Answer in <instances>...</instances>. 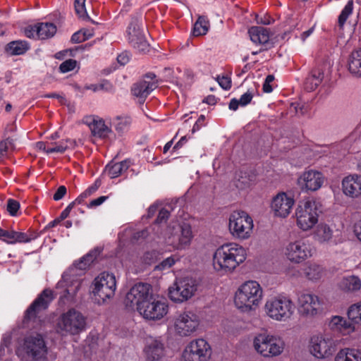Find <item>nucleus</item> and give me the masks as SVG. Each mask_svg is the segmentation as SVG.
Masks as SVG:
<instances>
[{"label":"nucleus","instance_id":"nucleus-22","mask_svg":"<svg viewBox=\"0 0 361 361\" xmlns=\"http://www.w3.org/2000/svg\"><path fill=\"white\" fill-rule=\"evenodd\" d=\"M294 200L285 192H280L273 198L271 208L275 215L280 217H286L292 209Z\"/></svg>","mask_w":361,"mask_h":361},{"label":"nucleus","instance_id":"nucleus-30","mask_svg":"<svg viewBox=\"0 0 361 361\" xmlns=\"http://www.w3.org/2000/svg\"><path fill=\"white\" fill-rule=\"evenodd\" d=\"M335 361H361V350L350 348H343L336 354Z\"/></svg>","mask_w":361,"mask_h":361},{"label":"nucleus","instance_id":"nucleus-40","mask_svg":"<svg viewBox=\"0 0 361 361\" xmlns=\"http://www.w3.org/2000/svg\"><path fill=\"white\" fill-rule=\"evenodd\" d=\"M332 230L328 225L324 224H319L314 233L315 239L322 243L329 242L332 238Z\"/></svg>","mask_w":361,"mask_h":361},{"label":"nucleus","instance_id":"nucleus-16","mask_svg":"<svg viewBox=\"0 0 361 361\" xmlns=\"http://www.w3.org/2000/svg\"><path fill=\"white\" fill-rule=\"evenodd\" d=\"M286 255L290 262L300 263L312 256L311 245L304 239L290 243L286 247Z\"/></svg>","mask_w":361,"mask_h":361},{"label":"nucleus","instance_id":"nucleus-62","mask_svg":"<svg viewBox=\"0 0 361 361\" xmlns=\"http://www.w3.org/2000/svg\"><path fill=\"white\" fill-rule=\"evenodd\" d=\"M73 207H73V204L70 203L67 206V207L64 210H63L62 212L61 213L60 216H59V219L61 221V220H63V219H66L68 216L71 209Z\"/></svg>","mask_w":361,"mask_h":361},{"label":"nucleus","instance_id":"nucleus-2","mask_svg":"<svg viewBox=\"0 0 361 361\" xmlns=\"http://www.w3.org/2000/svg\"><path fill=\"white\" fill-rule=\"evenodd\" d=\"M263 298V290L256 281L243 283L237 290L234 302L243 312H249L257 307Z\"/></svg>","mask_w":361,"mask_h":361},{"label":"nucleus","instance_id":"nucleus-63","mask_svg":"<svg viewBox=\"0 0 361 361\" xmlns=\"http://www.w3.org/2000/svg\"><path fill=\"white\" fill-rule=\"evenodd\" d=\"M100 90H105L106 92H112L114 90L113 85L108 81H104L99 85Z\"/></svg>","mask_w":361,"mask_h":361},{"label":"nucleus","instance_id":"nucleus-27","mask_svg":"<svg viewBox=\"0 0 361 361\" xmlns=\"http://www.w3.org/2000/svg\"><path fill=\"white\" fill-rule=\"evenodd\" d=\"M102 251V250L98 247L90 250L87 254L81 257L79 261L75 262V267L80 270H85L97 259Z\"/></svg>","mask_w":361,"mask_h":361},{"label":"nucleus","instance_id":"nucleus-34","mask_svg":"<svg viewBox=\"0 0 361 361\" xmlns=\"http://www.w3.org/2000/svg\"><path fill=\"white\" fill-rule=\"evenodd\" d=\"M254 96V90L248 89L247 91L241 95L239 99L235 98L232 99L230 101L228 108L232 111H236L239 106H245L250 104Z\"/></svg>","mask_w":361,"mask_h":361},{"label":"nucleus","instance_id":"nucleus-31","mask_svg":"<svg viewBox=\"0 0 361 361\" xmlns=\"http://www.w3.org/2000/svg\"><path fill=\"white\" fill-rule=\"evenodd\" d=\"M329 325L332 329L339 331L343 334H349L354 330L351 322L340 316L332 317Z\"/></svg>","mask_w":361,"mask_h":361},{"label":"nucleus","instance_id":"nucleus-20","mask_svg":"<svg viewBox=\"0 0 361 361\" xmlns=\"http://www.w3.org/2000/svg\"><path fill=\"white\" fill-rule=\"evenodd\" d=\"M156 75L153 73H147L142 80L135 83L132 87V94L144 102L147 96L157 87Z\"/></svg>","mask_w":361,"mask_h":361},{"label":"nucleus","instance_id":"nucleus-47","mask_svg":"<svg viewBox=\"0 0 361 361\" xmlns=\"http://www.w3.org/2000/svg\"><path fill=\"white\" fill-rule=\"evenodd\" d=\"M77 65V61L74 59H68L63 61L59 66V71L61 73H66L73 71Z\"/></svg>","mask_w":361,"mask_h":361},{"label":"nucleus","instance_id":"nucleus-43","mask_svg":"<svg viewBox=\"0 0 361 361\" xmlns=\"http://www.w3.org/2000/svg\"><path fill=\"white\" fill-rule=\"evenodd\" d=\"M353 1L350 0L345 6L341 13H340L338 19V26L342 29L348 18V17L353 13Z\"/></svg>","mask_w":361,"mask_h":361},{"label":"nucleus","instance_id":"nucleus-19","mask_svg":"<svg viewBox=\"0 0 361 361\" xmlns=\"http://www.w3.org/2000/svg\"><path fill=\"white\" fill-rule=\"evenodd\" d=\"M336 350L335 341L331 338L314 336L311 338L310 353L317 358L331 356Z\"/></svg>","mask_w":361,"mask_h":361},{"label":"nucleus","instance_id":"nucleus-11","mask_svg":"<svg viewBox=\"0 0 361 361\" xmlns=\"http://www.w3.org/2000/svg\"><path fill=\"white\" fill-rule=\"evenodd\" d=\"M54 299V292L49 288L42 290L30 304L24 314L23 322L35 321L38 315L46 310Z\"/></svg>","mask_w":361,"mask_h":361},{"label":"nucleus","instance_id":"nucleus-36","mask_svg":"<svg viewBox=\"0 0 361 361\" xmlns=\"http://www.w3.org/2000/svg\"><path fill=\"white\" fill-rule=\"evenodd\" d=\"M129 167L127 161H123L115 164H109L105 168V173L110 178L118 177L123 171Z\"/></svg>","mask_w":361,"mask_h":361},{"label":"nucleus","instance_id":"nucleus-58","mask_svg":"<svg viewBox=\"0 0 361 361\" xmlns=\"http://www.w3.org/2000/svg\"><path fill=\"white\" fill-rule=\"evenodd\" d=\"M204 121H205V116L204 115H201L198 118L197 121L195 122V123L194 124V126L192 127V133L199 130L202 126H204L205 125Z\"/></svg>","mask_w":361,"mask_h":361},{"label":"nucleus","instance_id":"nucleus-32","mask_svg":"<svg viewBox=\"0 0 361 361\" xmlns=\"http://www.w3.org/2000/svg\"><path fill=\"white\" fill-rule=\"evenodd\" d=\"M30 49V44L25 40H16L9 42L6 47V52L11 55H21Z\"/></svg>","mask_w":361,"mask_h":361},{"label":"nucleus","instance_id":"nucleus-13","mask_svg":"<svg viewBox=\"0 0 361 361\" xmlns=\"http://www.w3.org/2000/svg\"><path fill=\"white\" fill-rule=\"evenodd\" d=\"M211 355L209 344L202 338L192 341L182 354L181 361H207Z\"/></svg>","mask_w":361,"mask_h":361},{"label":"nucleus","instance_id":"nucleus-33","mask_svg":"<svg viewBox=\"0 0 361 361\" xmlns=\"http://www.w3.org/2000/svg\"><path fill=\"white\" fill-rule=\"evenodd\" d=\"M341 290L346 292H354L360 289L361 281L355 276L344 277L339 283Z\"/></svg>","mask_w":361,"mask_h":361},{"label":"nucleus","instance_id":"nucleus-39","mask_svg":"<svg viewBox=\"0 0 361 361\" xmlns=\"http://www.w3.org/2000/svg\"><path fill=\"white\" fill-rule=\"evenodd\" d=\"M180 235L178 238V249H184L188 246L192 238V229L190 225L183 224L181 226Z\"/></svg>","mask_w":361,"mask_h":361},{"label":"nucleus","instance_id":"nucleus-55","mask_svg":"<svg viewBox=\"0 0 361 361\" xmlns=\"http://www.w3.org/2000/svg\"><path fill=\"white\" fill-rule=\"evenodd\" d=\"M66 192H67V189H66V186L61 185L58 188L56 192L54 194L53 199L55 201H59V200H61L65 196Z\"/></svg>","mask_w":361,"mask_h":361},{"label":"nucleus","instance_id":"nucleus-9","mask_svg":"<svg viewBox=\"0 0 361 361\" xmlns=\"http://www.w3.org/2000/svg\"><path fill=\"white\" fill-rule=\"evenodd\" d=\"M152 286L147 283H137L128 292L125 298V305L127 307L134 308L144 305L149 299H152Z\"/></svg>","mask_w":361,"mask_h":361},{"label":"nucleus","instance_id":"nucleus-54","mask_svg":"<svg viewBox=\"0 0 361 361\" xmlns=\"http://www.w3.org/2000/svg\"><path fill=\"white\" fill-rule=\"evenodd\" d=\"M87 39L85 34L81 31L75 32L71 38L72 43H81Z\"/></svg>","mask_w":361,"mask_h":361},{"label":"nucleus","instance_id":"nucleus-52","mask_svg":"<svg viewBox=\"0 0 361 361\" xmlns=\"http://www.w3.org/2000/svg\"><path fill=\"white\" fill-rule=\"evenodd\" d=\"M219 85L226 90H228L231 87V80L229 77L221 76L217 78Z\"/></svg>","mask_w":361,"mask_h":361},{"label":"nucleus","instance_id":"nucleus-17","mask_svg":"<svg viewBox=\"0 0 361 361\" xmlns=\"http://www.w3.org/2000/svg\"><path fill=\"white\" fill-rule=\"evenodd\" d=\"M168 305L161 300L149 299L141 307H138L137 312L148 320H159L162 319L168 312Z\"/></svg>","mask_w":361,"mask_h":361},{"label":"nucleus","instance_id":"nucleus-56","mask_svg":"<svg viewBox=\"0 0 361 361\" xmlns=\"http://www.w3.org/2000/svg\"><path fill=\"white\" fill-rule=\"evenodd\" d=\"M108 199L107 196H100L96 199L92 200L88 204V208H95L103 204Z\"/></svg>","mask_w":361,"mask_h":361},{"label":"nucleus","instance_id":"nucleus-45","mask_svg":"<svg viewBox=\"0 0 361 361\" xmlns=\"http://www.w3.org/2000/svg\"><path fill=\"white\" fill-rule=\"evenodd\" d=\"M86 0H74V8L76 14L83 19L88 17L85 8Z\"/></svg>","mask_w":361,"mask_h":361},{"label":"nucleus","instance_id":"nucleus-4","mask_svg":"<svg viewBox=\"0 0 361 361\" xmlns=\"http://www.w3.org/2000/svg\"><path fill=\"white\" fill-rule=\"evenodd\" d=\"M85 317L81 312L72 308L59 317L56 331L61 335H76L85 329Z\"/></svg>","mask_w":361,"mask_h":361},{"label":"nucleus","instance_id":"nucleus-24","mask_svg":"<svg viewBox=\"0 0 361 361\" xmlns=\"http://www.w3.org/2000/svg\"><path fill=\"white\" fill-rule=\"evenodd\" d=\"M250 39L255 44H262L264 48L259 49V51L268 50L273 47V43L269 42V32L268 29L253 26L248 30Z\"/></svg>","mask_w":361,"mask_h":361},{"label":"nucleus","instance_id":"nucleus-51","mask_svg":"<svg viewBox=\"0 0 361 361\" xmlns=\"http://www.w3.org/2000/svg\"><path fill=\"white\" fill-rule=\"evenodd\" d=\"M176 262V259L173 257H169L164 259L157 266V269L159 270H164L171 267Z\"/></svg>","mask_w":361,"mask_h":361},{"label":"nucleus","instance_id":"nucleus-42","mask_svg":"<svg viewBox=\"0 0 361 361\" xmlns=\"http://www.w3.org/2000/svg\"><path fill=\"white\" fill-rule=\"evenodd\" d=\"M209 29V22L203 16H200L194 24L192 35L195 37L206 35Z\"/></svg>","mask_w":361,"mask_h":361},{"label":"nucleus","instance_id":"nucleus-53","mask_svg":"<svg viewBox=\"0 0 361 361\" xmlns=\"http://www.w3.org/2000/svg\"><path fill=\"white\" fill-rule=\"evenodd\" d=\"M169 215H170L169 212L166 209L162 208L159 211L155 222L157 224H162L164 222H166L167 221V219H169Z\"/></svg>","mask_w":361,"mask_h":361},{"label":"nucleus","instance_id":"nucleus-12","mask_svg":"<svg viewBox=\"0 0 361 361\" xmlns=\"http://www.w3.org/2000/svg\"><path fill=\"white\" fill-rule=\"evenodd\" d=\"M196 290L195 281L185 278L176 281L173 286L169 288V297L176 302H183L190 299Z\"/></svg>","mask_w":361,"mask_h":361},{"label":"nucleus","instance_id":"nucleus-7","mask_svg":"<svg viewBox=\"0 0 361 361\" xmlns=\"http://www.w3.org/2000/svg\"><path fill=\"white\" fill-rule=\"evenodd\" d=\"M116 288V278L114 274L102 272L97 276L92 285V293L99 304L114 295Z\"/></svg>","mask_w":361,"mask_h":361},{"label":"nucleus","instance_id":"nucleus-44","mask_svg":"<svg viewBox=\"0 0 361 361\" xmlns=\"http://www.w3.org/2000/svg\"><path fill=\"white\" fill-rule=\"evenodd\" d=\"M348 317L355 324H361V302L354 304L349 307Z\"/></svg>","mask_w":361,"mask_h":361},{"label":"nucleus","instance_id":"nucleus-41","mask_svg":"<svg viewBox=\"0 0 361 361\" xmlns=\"http://www.w3.org/2000/svg\"><path fill=\"white\" fill-rule=\"evenodd\" d=\"M305 276L311 281H317L323 276V268L316 264H310L304 269Z\"/></svg>","mask_w":361,"mask_h":361},{"label":"nucleus","instance_id":"nucleus-8","mask_svg":"<svg viewBox=\"0 0 361 361\" xmlns=\"http://www.w3.org/2000/svg\"><path fill=\"white\" fill-rule=\"evenodd\" d=\"M254 347L262 356L274 357L281 354L284 343L280 338L261 334L255 338Z\"/></svg>","mask_w":361,"mask_h":361},{"label":"nucleus","instance_id":"nucleus-59","mask_svg":"<svg viewBox=\"0 0 361 361\" xmlns=\"http://www.w3.org/2000/svg\"><path fill=\"white\" fill-rule=\"evenodd\" d=\"M99 118L98 116H85L83 118V123L85 124H86L87 126H88V127L90 128V129L92 128V126H94V124L95 123V122L97 121V119Z\"/></svg>","mask_w":361,"mask_h":361},{"label":"nucleus","instance_id":"nucleus-28","mask_svg":"<svg viewBox=\"0 0 361 361\" xmlns=\"http://www.w3.org/2000/svg\"><path fill=\"white\" fill-rule=\"evenodd\" d=\"M324 73L319 68L313 69L311 73L306 78L304 87L309 92L314 90L322 82Z\"/></svg>","mask_w":361,"mask_h":361},{"label":"nucleus","instance_id":"nucleus-10","mask_svg":"<svg viewBox=\"0 0 361 361\" xmlns=\"http://www.w3.org/2000/svg\"><path fill=\"white\" fill-rule=\"evenodd\" d=\"M23 350L31 361H48L47 347L39 334L25 338Z\"/></svg>","mask_w":361,"mask_h":361},{"label":"nucleus","instance_id":"nucleus-38","mask_svg":"<svg viewBox=\"0 0 361 361\" xmlns=\"http://www.w3.org/2000/svg\"><path fill=\"white\" fill-rule=\"evenodd\" d=\"M131 123L132 119L130 117L128 116H117L114 118L112 125L118 133L123 134L130 129Z\"/></svg>","mask_w":361,"mask_h":361},{"label":"nucleus","instance_id":"nucleus-15","mask_svg":"<svg viewBox=\"0 0 361 361\" xmlns=\"http://www.w3.org/2000/svg\"><path fill=\"white\" fill-rule=\"evenodd\" d=\"M200 324L198 316L192 312H184L175 319V331L180 336H188L194 333Z\"/></svg>","mask_w":361,"mask_h":361},{"label":"nucleus","instance_id":"nucleus-3","mask_svg":"<svg viewBox=\"0 0 361 361\" xmlns=\"http://www.w3.org/2000/svg\"><path fill=\"white\" fill-rule=\"evenodd\" d=\"M264 310L271 319L278 322H286L292 317L295 312V305L288 297L278 295L267 300Z\"/></svg>","mask_w":361,"mask_h":361},{"label":"nucleus","instance_id":"nucleus-5","mask_svg":"<svg viewBox=\"0 0 361 361\" xmlns=\"http://www.w3.org/2000/svg\"><path fill=\"white\" fill-rule=\"evenodd\" d=\"M228 230L235 238L248 239L254 227L252 217L245 211H233L229 216Z\"/></svg>","mask_w":361,"mask_h":361},{"label":"nucleus","instance_id":"nucleus-14","mask_svg":"<svg viewBox=\"0 0 361 361\" xmlns=\"http://www.w3.org/2000/svg\"><path fill=\"white\" fill-rule=\"evenodd\" d=\"M128 42L130 45L140 53L149 51V44L147 42L143 30L140 27L138 17H133L127 30Z\"/></svg>","mask_w":361,"mask_h":361},{"label":"nucleus","instance_id":"nucleus-23","mask_svg":"<svg viewBox=\"0 0 361 361\" xmlns=\"http://www.w3.org/2000/svg\"><path fill=\"white\" fill-rule=\"evenodd\" d=\"M37 238L34 233H23L4 230L0 228V239L8 244L26 243Z\"/></svg>","mask_w":361,"mask_h":361},{"label":"nucleus","instance_id":"nucleus-1","mask_svg":"<svg viewBox=\"0 0 361 361\" xmlns=\"http://www.w3.org/2000/svg\"><path fill=\"white\" fill-rule=\"evenodd\" d=\"M246 255V251L242 246L236 243L224 244L214 254V268L222 274L231 273L245 260Z\"/></svg>","mask_w":361,"mask_h":361},{"label":"nucleus","instance_id":"nucleus-21","mask_svg":"<svg viewBox=\"0 0 361 361\" xmlns=\"http://www.w3.org/2000/svg\"><path fill=\"white\" fill-rule=\"evenodd\" d=\"M324 180V177L321 172L309 170L299 177L298 183L302 190L316 191L322 187Z\"/></svg>","mask_w":361,"mask_h":361},{"label":"nucleus","instance_id":"nucleus-49","mask_svg":"<svg viewBox=\"0 0 361 361\" xmlns=\"http://www.w3.org/2000/svg\"><path fill=\"white\" fill-rule=\"evenodd\" d=\"M20 209V203L13 199H8L7 201V211L11 216H16Z\"/></svg>","mask_w":361,"mask_h":361},{"label":"nucleus","instance_id":"nucleus-25","mask_svg":"<svg viewBox=\"0 0 361 361\" xmlns=\"http://www.w3.org/2000/svg\"><path fill=\"white\" fill-rule=\"evenodd\" d=\"M343 193L352 198L361 195V176L353 174L346 176L342 181Z\"/></svg>","mask_w":361,"mask_h":361},{"label":"nucleus","instance_id":"nucleus-6","mask_svg":"<svg viewBox=\"0 0 361 361\" xmlns=\"http://www.w3.org/2000/svg\"><path fill=\"white\" fill-rule=\"evenodd\" d=\"M319 207V203L314 200L300 202L295 214L297 226L303 231L311 229L318 222Z\"/></svg>","mask_w":361,"mask_h":361},{"label":"nucleus","instance_id":"nucleus-64","mask_svg":"<svg viewBox=\"0 0 361 361\" xmlns=\"http://www.w3.org/2000/svg\"><path fill=\"white\" fill-rule=\"evenodd\" d=\"M354 232L358 240L361 242V220L355 224Z\"/></svg>","mask_w":361,"mask_h":361},{"label":"nucleus","instance_id":"nucleus-18","mask_svg":"<svg viewBox=\"0 0 361 361\" xmlns=\"http://www.w3.org/2000/svg\"><path fill=\"white\" fill-rule=\"evenodd\" d=\"M323 301L316 295L302 293L298 297V310L302 315L313 317L322 311Z\"/></svg>","mask_w":361,"mask_h":361},{"label":"nucleus","instance_id":"nucleus-29","mask_svg":"<svg viewBox=\"0 0 361 361\" xmlns=\"http://www.w3.org/2000/svg\"><path fill=\"white\" fill-rule=\"evenodd\" d=\"M348 71L357 78H361V48L351 53L348 59Z\"/></svg>","mask_w":361,"mask_h":361},{"label":"nucleus","instance_id":"nucleus-26","mask_svg":"<svg viewBox=\"0 0 361 361\" xmlns=\"http://www.w3.org/2000/svg\"><path fill=\"white\" fill-rule=\"evenodd\" d=\"M146 361H166L164 344L157 341H152L145 348Z\"/></svg>","mask_w":361,"mask_h":361},{"label":"nucleus","instance_id":"nucleus-57","mask_svg":"<svg viewBox=\"0 0 361 361\" xmlns=\"http://www.w3.org/2000/svg\"><path fill=\"white\" fill-rule=\"evenodd\" d=\"M102 185V181L99 179H97L94 183L90 185L87 189H86L85 191L87 194L88 196H90L93 193H94Z\"/></svg>","mask_w":361,"mask_h":361},{"label":"nucleus","instance_id":"nucleus-48","mask_svg":"<svg viewBox=\"0 0 361 361\" xmlns=\"http://www.w3.org/2000/svg\"><path fill=\"white\" fill-rule=\"evenodd\" d=\"M55 146L53 147H49L47 149V154H51L54 152L57 153H63L66 150L69 149V145L68 144H65L64 141H60L59 143H55Z\"/></svg>","mask_w":361,"mask_h":361},{"label":"nucleus","instance_id":"nucleus-50","mask_svg":"<svg viewBox=\"0 0 361 361\" xmlns=\"http://www.w3.org/2000/svg\"><path fill=\"white\" fill-rule=\"evenodd\" d=\"M39 27V23L33 25H28L24 30L25 35L29 38L37 37V28Z\"/></svg>","mask_w":361,"mask_h":361},{"label":"nucleus","instance_id":"nucleus-60","mask_svg":"<svg viewBox=\"0 0 361 361\" xmlns=\"http://www.w3.org/2000/svg\"><path fill=\"white\" fill-rule=\"evenodd\" d=\"M257 23H260L262 25H270L274 22V20L270 16L264 15L263 17H257Z\"/></svg>","mask_w":361,"mask_h":361},{"label":"nucleus","instance_id":"nucleus-35","mask_svg":"<svg viewBox=\"0 0 361 361\" xmlns=\"http://www.w3.org/2000/svg\"><path fill=\"white\" fill-rule=\"evenodd\" d=\"M90 130L93 136L102 139L107 137L109 133L112 132L111 129L105 124L104 121L100 118L92 126Z\"/></svg>","mask_w":361,"mask_h":361},{"label":"nucleus","instance_id":"nucleus-61","mask_svg":"<svg viewBox=\"0 0 361 361\" xmlns=\"http://www.w3.org/2000/svg\"><path fill=\"white\" fill-rule=\"evenodd\" d=\"M130 60V56L127 52H123L117 56L118 63L121 65H126Z\"/></svg>","mask_w":361,"mask_h":361},{"label":"nucleus","instance_id":"nucleus-37","mask_svg":"<svg viewBox=\"0 0 361 361\" xmlns=\"http://www.w3.org/2000/svg\"><path fill=\"white\" fill-rule=\"evenodd\" d=\"M37 38L45 39L53 37L56 32V27L52 23H39L37 28Z\"/></svg>","mask_w":361,"mask_h":361},{"label":"nucleus","instance_id":"nucleus-46","mask_svg":"<svg viewBox=\"0 0 361 361\" xmlns=\"http://www.w3.org/2000/svg\"><path fill=\"white\" fill-rule=\"evenodd\" d=\"M240 176L238 178V183L237 187L244 188L250 185L251 183L254 181L253 176H247V173L245 172H240Z\"/></svg>","mask_w":361,"mask_h":361}]
</instances>
